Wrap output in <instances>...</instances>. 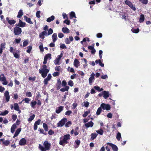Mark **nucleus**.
<instances>
[{"instance_id":"f257e3e1","label":"nucleus","mask_w":151,"mask_h":151,"mask_svg":"<svg viewBox=\"0 0 151 151\" xmlns=\"http://www.w3.org/2000/svg\"><path fill=\"white\" fill-rule=\"evenodd\" d=\"M49 70V68L44 65L42 66L41 69H39V72L40 74H41L42 77L45 78L47 76Z\"/></svg>"},{"instance_id":"f03ea898","label":"nucleus","mask_w":151,"mask_h":151,"mask_svg":"<svg viewBox=\"0 0 151 151\" xmlns=\"http://www.w3.org/2000/svg\"><path fill=\"white\" fill-rule=\"evenodd\" d=\"M70 139V134H67L60 137V139L59 144L60 145L64 146L66 144L68 143V141Z\"/></svg>"},{"instance_id":"7ed1b4c3","label":"nucleus","mask_w":151,"mask_h":151,"mask_svg":"<svg viewBox=\"0 0 151 151\" xmlns=\"http://www.w3.org/2000/svg\"><path fill=\"white\" fill-rule=\"evenodd\" d=\"M43 145L44 147L41 144H39V148L41 151H46L50 150L51 144L49 143L47 141H45Z\"/></svg>"},{"instance_id":"20e7f679","label":"nucleus","mask_w":151,"mask_h":151,"mask_svg":"<svg viewBox=\"0 0 151 151\" xmlns=\"http://www.w3.org/2000/svg\"><path fill=\"white\" fill-rule=\"evenodd\" d=\"M67 121V119L66 118H63L58 123H57V127H62L65 124V122Z\"/></svg>"},{"instance_id":"39448f33","label":"nucleus","mask_w":151,"mask_h":151,"mask_svg":"<svg viewBox=\"0 0 151 151\" xmlns=\"http://www.w3.org/2000/svg\"><path fill=\"white\" fill-rule=\"evenodd\" d=\"M51 59V55L50 53H48L45 55L44 61L43 63L45 65L47 63V61L48 60H50Z\"/></svg>"},{"instance_id":"423d86ee","label":"nucleus","mask_w":151,"mask_h":151,"mask_svg":"<svg viewBox=\"0 0 151 151\" xmlns=\"http://www.w3.org/2000/svg\"><path fill=\"white\" fill-rule=\"evenodd\" d=\"M63 54L61 53L60 55L57 56V58L54 61V63L55 65H59L60 64L59 62L63 57Z\"/></svg>"},{"instance_id":"0eeeda50","label":"nucleus","mask_w":151,"mask_h":151,"mask_svg":"<svg viewBox=\"0 0 151 151\" xmlns=\"http://www.w3.org/2000/svg\"><path fill=\"white\" fill-rule=\"evenodd\" d=\"M22 32V29L19 27H15L14 28V32L15 35H19Z\"/></svg>"},{"instance_id":"6e6552de","label":"nucleus","mask_w":151,"mask_h":151,"mask_svg":"<svg viewBox=\"0 0 151 151\" xmlns=\"http://www.w3.org/2000/svg\"><path fill=\"white\" fill-rule=\"evenodd\" d=\"M100 106L103 110H109L111 109L110 106L109 104L102 103L101 104Z\"/></svg>"},{"instance_id":"1a4fd4ad","label":"nucleus","mask_w":151,"mask_h":151,"mask_svg":"<svg viewBox=\"0 0 151 151\" xmlns=\"http://www.w3.org/2000/svg\"><path fill=\"white\" fill-rule=\"evenodd\" d=\"M106 144L111 147L114 151H118V148L115 145L110 142H107Z\"/></svg>"},{"instance_id":"9d476101","label":"nucleus","mask_w":151,"mask_h":151,"mask_svg":"<svg viewBox=\"0 0 151 151\" xmlns=\"http://www.w3.org/2000/svg\"><path fill=\"white\" fill-rule=\"evenodd\" d=\"M125 3L129 6L133 10L135 11L136 8L135 7L133 6V4L132 2L128 0H126L125 1Z\"/></svg>"},{"instance_id":"9b49d317","label":"nucleus","mask_w":151,"mask_h":151,"mask_svg":"<svg viewBox=\"0 0 151 151\" xmlns=\"http://www.w3.org/2000/svg\"><path fill=\"white\" fill-rule=\"evenodd\" d=\"M95 76V74L93 72L90 75V77L89 79V83L90 85H91L92 83L93 82L94 80V77Z\"/></svg>"},{"instance_id":"f8f14e48","label":"nucleus","mask_w":151,"mask_h":151,"mask_svg":"<svg viewBox=\"0 0 151 151\" xmlns=\"http://www.w3.org/2000/svg\"><path fill=\"white\" fill-rule=\"evenodd\" d=\"M4 96H5L7 102L9 101L10 99V96L9 93L8 91H6L4 93Z\"/></svg>"},{"instance_id":"ddd939ff","label":"nucleus","mask_w":151,"mask_h":151,"mask_svg":"<svg viewBox=\"0 0 151 151\" xmlns=\"http://www.w3.org/2000/svg\"><path fill=\"white\" fill-rule=\"evenodd\" d=\"M27 141L26 139L24 138L21 139L20 141L19 142V144L20 145H24L26 143Z\"/></svg>"},{"instance_id":"4468645a","label":"nucleus","mask_w":151,"mask_h":151,"mask_svg":"<svg viewBox=\"0 0 151 151\" xmlns=\"http://www.w3.org/2000/svg\"><path fill=\"white\" fill-rule=\"evenodd\" d=\"M121 18L125 20H127L128 19V14L126 13H122L121 14Z\"/></svg>"},{"instance_id":"2eb2a0df","label":"nucleus","mask_w":151,"mask_h":151,"mask_svg":"<svg viewBox=\"0 0 151 151\" xmlns=\"http://www.w3.org/2000/svg\"><path fill=\"white\" fill-rule=\"evenodd\" d=\"M109 93L108 91H103L104 98L105 99H107L109 96Z\"/></svg>"},{"instance_id":"dca6fc26","label":"nucleus","mask_w":151,"mask_h":151,"mask_svg":"<svg viewBox=\"0 0 151 151\" xmlns=\"http://www.w3.org/2000/svg\"><path fill=\"white\" fill-rule=\"evenodd\" d=\"M73 40V38L72 37L70 36L69 38H66L65 41V43L67 44H69L70 43V42Z\"/></svg>"},{"instance_id":"f3484780","label":"nucleus","mask_w":151,"mask_h":151,"mask_svg":"<svg viewBox=\"0 0 151 151\" xmlns=\"http://www.w3.org/2000/svg\"><path fill=\"white\" fill-rule=\"evenodd\" d=\"M6 20L8 21L9 24L10 25L14 24L16 22V21L14 20L9 19V18L8 17L6 18Z\"/></svg>"},{"instance_id":"a211bd4d","label":"nucleus","mask_w":151,"mask_h":151,"mask_svg":"<svg viewBox=\"0 0 151 151\" xmlns=\"http://www.w3.org/2000/svg\"><path fill=\"white\" fill-rule=\"evenodd\" d=\"M25 25L26 23L25 22H23L20 19H19V23L17 25L18 26L24 27L25 26Z\"/></svg>"},{"instance_id":"6ab92c4d","label":"nucleus","mask_w":151,"mask_h":151,"mask_svg":"<svg viewBox=\"0 0 151 151\" xmlns=\"http://www.w3.org/2000/svg\"><path fill=\"white\" fill-rule=\"evenodd\" d=\"M63 109V106H60L56 109L55 112L57 114H59L62 111Z\"/></svg>"},{"instance_id":"aec40b11","label":"nucleus","mask_w":151,"mask_h":151,"mask_svg":"<svg viewBox=\"0 0 151 151\" xmlns=\"http://www.w3.org/2000/svg\"><path fill=\"white\" fill-rule=\"evenodd\" d=\"M24 18L25 21L28 23L30 24H33V22L31 21L30 18L26 16L25 15L24 16Z\"/></svg>"},{"instance_id":"412c9836","label":"nucleus","mask_w":151,"mask_h":151,"mask_svg":"<svg viewBox=\"0 0 151 151\" xmlns=\"http://www.w3.org/2000/svg\"><path fill=\"white\" fill-rule=\"evenodd\" d=\"M93 125V123L91 121L88 123H86L85 124V126L87 128L89 127H92Z\"/></svg>"},{"instance_id":"4be33fe9","label":"nucleus","mask_w":151,"mask_h":151,"mask_svg":"<svg viewBox=\"0 0 151 151\" xmlns=\"http://www.w3.org/2000/svg\"><path fill=\"white\" fill-rule=\"evenodd\" d=\"M70 18V19H72L74 17L75 18H76V14L74 12H71L69 13Z\"/></svg>"},{"instance_id":"5701e85b","label":"nucleus","mask_w":151,"mask_h":151,"mask_svg":"<svg viewBox=\"0 0 151 151\" xmlns=\"http://www.w3.org/2000/svg\"><path fill=\"white\" fill-rule=\"evenodd\" d=\"M79 64L80 63L78 60L77 59H75L74 62V65L75 67L78 68L79 66Z\"/></svg>"},{"instance_id":"b1692460","label":"nucleus","mask_w":151,"mask_h":151,"mask_svg":"<svg viewBox=\"0 0 151 151\" xmlns=\"http://www.w3.org/2000/svg\"><path fill=\"white\" fill-rule=\"evenodd\" d=\"M17 128L16 124L14 123L12 126L11 129V132L12 133H13L15 131V129Z\"/></svg>"},{"instance_id":"393cba45","label":"nucleus","mask_w":151,"mask_h":151,"mask_svg":"<svg viewBox=\"0 0 151 151\" xmlns=\"http://www.w3.org/2000/svg\"><path fill=\"white\" fill-rule=\"evenodd\" d=\"M61 84V82L60 80V79L58 80L57 81V83L56 84L57 90H58L60 88Z\"/></svg>"},{"instance_id":"a878e982","label":"nucleus","mask_w":151,"mask_h":151,"mask_svg":"<svg viewBox=\"0 0 151 151\" xmlns=\"http://www.w3.org/2000/svg\"><path fill=\"white\" fill-rule=\"evenodd\" d=\"M52 38L53 42H55L58 39L57 34L56 33H54L52 36Z\"/></svg>"},{"instance_id":"bb28decb","label":"nucleus","mask_w":151,"mask_h":151,"mask_svg":"<svg viewBox=\"0 0 151 151\" xmlns=\"http://www.w3.org/2000/svg\"><path fill=\"white\" fill-rule=\"evenodd\" d=\"M95 63L96 64H99V65L101 67H104V64L103 63L101 60L99 59L95 61Z\"/></svg>"},{"instance_id":"cd10ccee","label":"nucleus","mask_w":151,"mask_h":151,"mask_svg":"<svg viewBox=\"0 0 151 151\" xmlns=\"http://www.w3.org/2000/svg\"><path fill=\"white\" fill-rule=\"evenodd\" d=\"M21 130V128L17 129V130L16 131L13 137L15 138L17 136L19 135V133L20 132Z\"/></svg>"},{"instance_id":"c85d7f7f","label":"nucleus","mask_w":151,"mask_h":151,"mask_svg":"<svg viewBox=\"0 0 151 151\" xmlns=\"http://www.w3.org/2000/svg\"><path fill=\"white\" fill-rule=\"evenodd\" d=\"M98 135V134L96 133H92L91 134V140H92L96 139Z\"/></svg>"},{"instance_id":"c756f323","label":"nucleus","mask_w":151,"mask_h":151,"mask_svg":"<svg viewBox=\"0 0 151 151\" xmlns=\"http://www.w3.org/2000/svg\"><path fill=\"white\" fill-rule=\"evenodd\" d=\"M24 13L22 9H20L18 13V14L17 16L18 18H20L23 15Z\"/></svg>"},{"instance_id":"7c9ffc66","label":"nucleus","mask_w":151,"mask_h":151,"mask_svg":"<svg viewBox=\"0 0 151 151\" xmlns=\"http://www.w3.org/2000/svg\"><path fill=\"white\" fill-rule=\"evenodd\" d=\"M55 19V17L53 15L51 16L50 17H49L47 19L46 21L48 22H50L51 21Z\"/></svg>"},{"instance_id":"2f4dec72","label":"nucleus","mask_w":151,"mask_h":151,"mask_svg":"<svg viewBox=\"0 0 151 151\" xmlns=\"http://www.w3.org/2000/svg\"><path fill=\"white\" fill-rule=\"evenodd\" d=\"M94 88L99 92H101L103 90L102 88H100L98 86H95L94 87Z\"/></svg>"},{"instance_id":"473e14b6","label":"nucleus","mask_w":151,"mask_h":151,"mask_svg":"<svg viewBox=\"0 0 151 151\" xmlns=\"http://www.w3.org/2000/svg\"><path fill=\"white\" fill-rule=\"evenodd\" d=\"M145 20V16L143 14H142L140 16L139 22L140 23L143 22Z\"/></svg>"},{"instance_id":"72a5a7b5","label":"nucleus","mask_w":151,"mask_h":151,"mask_svg":"<svg viewBox=\"0 0 151 151\" xmlns=\"http://www.w3.org/2000/svg\"><path fill=\"white\" fill-rule=\"evenodd\" d=\"M62 31L64 33H69L70 30L68 29L67 27H63L62 28Z\"/></svg>"},{"instance_id":"f704fd0d","label":"nucleus","mask_w":151,"mask_h":151,"mask_svg":"<svg viewBox=\"0 0 151 151\" xmlns=\"http://www.w3.org/2000/svg\"><path fill=\"white\" fill-rule=\"evenodd\" d=\"M37 104V102L35 101H32L30 103V105L32 107L33 109L35 108V106Z\"/></svg>"},{"instance_id":"c9c22d12","label":"nucleus","mask_w":151,"mask_h":151,"mask_svg":"<svg viewBox=\"0 0 151 151\" xmlns=\"http://www.w3.org/2000/svg\"><path fill=\"white\" fill-rule=\"evenodd\" d=\"M116 137L118 141H119L120 140V139L122 138V137L121 134L119 132H118L117 133Z\"/></svg>"},{"instance_id":"e433bc0d","label":"nucleus","mask_w":151,"mask_h":151,"mask_svg":"<svg viewBox=\"0 0 151 151\" xmlns=\"http://www.w3.org/2000/svg\"><path fill=\"white\" fill-rule=\"evenodd\" d=\"M69 88V87L68 86H66L64 88H62L60 89V91L62 92H65L68 91Z\"/></svg>"},{"instance_id":"4c0bfd02","label":"nucleus","mask_w":151,"mask_h":151,"mask_svg":"<svg viewBox=\"0 0 151 151\" xmlns=\"http://www.w3.org/2000/svg\"><path fill=\"white\" fill-rule=\"evenodd\" d=\"M14 108L15 110L16 111L19 110V107L18 104L17 103H15L14 104Z\"/></svg>"},{"instance_id":"58836bf2","label":"nucleus","mask_w":151,"mask_h":151,"mask_svg":"<svg viewBox=\"0 0 151 151\" xmlns=\"http://www.w3.org/2000/svg\"><path fill=\"white\" fill-rule=\"evenodd\" d=\"M29 43V41L27 40H25L23 43V47H25L27 46ZM21 46H22V45H21Z\"/></svg>"},{"instance_id":"ea45409f","label":"nucleus","mask_w":151,"mask_h":151,"mask_svg":"<svg viewBox=\"0 0 151 151\" xmlns=\"http://www.w3.org/2000/svg\"><path fill=\"white\" fill-rule=\"evenodd\" d=\"M80 141L79 140H76L75 141V143H76V144L77 145H74V147L75 148H77L78 147L79 145H80Z\"/></svg>"},{"instance_id":"a19ab883","label":"nucleus","mask_w":151,"mask_h":151,"mask_svg":"<svg viewBox=\"0 0 151 151\" xmlns=\"http://www.w3.org/2000/svg\"><path fill=\"white\" fill-rule=\"evenodd\" d=\"M102 111V108L100 106L99 108L97 111L96 112V114L97 115H99L100 114L101 112Z\"/></svg>"},{"instance_id":"79ce46f5","label":"nucleus","mask_w":151,"mask_h":151,"mask_svg":"<svg viewBox=\"0 0 151 151\" xmlns=\"http://www.w3.org/2000/svg\"><path fill=\"white\" fill-rule=\"evenodd\" d=\"M131 31L134 33H137L139 32V30L138 28L135 29L133 28L132 29Z\"/></svg>"},{"instance_id":"37998d69","label":"nucleus","mask_w":151,"mask_h":151,"mask_svg":"<svg viewBox=\"0 0 151 151\" xmlns=\"http://www.w3.org/2000/svg\"><path fill=\"white\" fill-rule=\"evenodd\" d=\"M96 132L98 134H99L101 135H102L104 133V131L103 130L101 129H100L99 130H96Z\"/></svg>"},{"instance_id":"c03bdc74","label":"nucleus","mask_w":151,"mask_h":151,"mask_svg":"<svg viewBox=\"0 0 151 151\" xmlns=\"http://www.w3.org/2000/svg\"><path fill=\"white\" fill-rule=\"evenodd\" d=\"M39 49L41 52H43L44 51V48L43 47V44L41 43L40 45L39 46Z\"/></svg>"},{"instance_id":"a18cd8bd","label":"nucleus","mask_w":151,"mask_h":151,"mask_svg":"<svg viewBox=\"0 0 151 151\" xmlns=\"http://www.w3.org/2000/svg\"><path fill=\"white\" fill-rule=\"evenodd\" d=\"M3 143L5 145L7 146L10 143V141L8 140H5L3 141Z\"/></svg>"},{"instance_id":"49530a36","label":"nucleus","mask_w":151,"mask_h":151,"mask_svg":"<svg viewBox=\"0 0 151 151\" xmlns=\"http://www.w3.org/2000/svg\"><path fill=\"white\" fill-rule=\"evenodd\" d=\"M8 113V111L7 110H6L4 112H1L0 114V115L5 116L6 114H7Z\"/></svg>"},{"instance_id":"de8ad7c7","label":"nucleus","mask_w":151,"mask_h":151,"mask_svg":"<svg viewBox=\"0 0 151 151\" xmlns=\"http://www.w3.org/2000/svg\"><path fill=\"white\" fill-rule=\"evenodd\" d=\"M72 124V123L70 121H68L67 122L65 125V126L66 127H70Z\"/></svg>"},{"instance_id":"09e8293b","label":"nucleus","mask_w":151,"mask_h":151,"mask_svg":"<svg viewBox=\"0 0 151 151\" xmlns=\"http://www.w3.org/2000/svg\"><path fill=\"white\" fill-rule=\"evenodd\" d=\"M32 46H28L27 47V50L26 52L28 53H30L32 49Z\"/></svg>"},{"instance_id":"8fccbe9b","label":"nucleus","mask_w":151,"mask_h":151,"mask_svg":"<svg viewBox=\"0 0 151 151\" xmlns=\"http://www.w3.org/2000/svg\"><path fill=\"white\" fill-rule=\"evenodd\" d=\"M43 126L45 130L46 131H48V126L46 124L44 123L43 124Z\"/></svg>"},{"instance_id":"3c124183","label":"nucleus","mask_w":151,"mask_h":151,"mask_svg":"<svg viewBox=\"0 0 151 151\" xmlns=\"http://www.w3.org/2000/svg\"><path fill=\"white\" fill-rule=\"evenodd\" d=\"M35 117V115L33 114L32 115L30 116L29 118L28 119V121L30 122L32 121L34 118Z\"/></svg>"},{"instance_id":"603ef678","label":"nucleus","mask_w":151,"mask_h":151,"mask_svg":"<svg viewBox=\"0 0 151 151\" xmlns=\"http://www.w3.org/2000/svg\"><path fill=\"white\" fill-rule=\"evenodd\" d=\"M83 106L85 107H87L88 106L89 103L88 101H84L83 102Z\"/></svg>"},{"instance_id":"864d4df0","label":"nucleus","mask_w":151,"mask_h":151,"mask_svg":"<svg viewBox=\"0 0 151 151\" xmlns=\"http://www.w3.org/2000/svg\"><path fill=\"white\" fill-rule=\"evenodd\" d=\"M22 101H24L26 103L29 104V101H30V99L28 98H26L23 99Z\"/></svg>"},{"instance_id":"5fc2aeb1","label":"nucleus","mask_w":151,"mask_h":151,"mask_svg":"<svg viewBox=\"0 0 151 151\" xmlns=\"http://www.w3.org/2000/svg\"><path fill=\"white\" fill-rule=\"evenodd\" d=\"M5 43H2L1 44V47H0V49L1 50H3L5 48Z\"/></svg>"},{"instance_id":"6e6d98bb","label":"nucleus","mask_w":151,"mask_h":151,"mask_svg":"<svg viewBox=\"0 0 151 151\" xmlns=\"http://www.w3.org/2000/svg\"><path fill=\"white\" fill-rule=\"evenodd\" d=\"M68 71H69L70 72H73V73H74L75 72L74 69L73 68H70V67H69L68 68Z\"/></svg>"},{"instance_id":"4d7b16f0","label":"nucleus","mask_w":151,"mask_h":151,"mask_svg":"<svg viewBox=\"0 0 151 151\" xmlns=\"http://www.w3.org/2000/svg\"><path fill=\"white\" fill-rule=\"evenodd\" d=\"M53 30L51 28H50L48 31V32L47 33L48 35L49 36L50 35L52 34L53 33Z\"/></svg>"},{"instance_id":"13d9d810","label":"nucleus","mask_w":151,"mask_h":151,"mask_svg":"<svg viewBox=\"0 0 151 151\" xmlns=\"http://www.w3.org/2000/svg\"><path fill=\"white\" fill-rule=\"evenodd\" d=\"M90 113V111H85L84 114L83 115V117H85L87 116L88 114Z\"/></svg>"},{"instance_id":"bf43d9fd","label":"nucleus","mask_w":151,"mask_h":151,"mask_svg":"<svg viewBox=\"0 0 151 151\" xmlns=\"http://www.w3.org/2000/svg\"><path fill=\"white\" fill-rule=\"evenodd\" d=\"M26 96L28 97H31L32 96V95L30 92H27L26 93Z\"/></svg>"},{"instance_id":"052dcab7","label":"nucleus","mask_w":151,"mask_h":151,"mask_svg":"<svg viewBox=\"0 0 151 151\" xmlns=\"http://www.w3.org/2000/svg\"><path fill=\"white\" fill-rule=\"evenodd\" d=\"M72 113V111H71L69 110L65 112V114L66 115L69 116Z\"/></svg>"},{"instance_id":"680f3d73","label":"nucleus","mask_w":151,"mask_h":151,"mask_svg":"<svg viewBox=\"0 0 151 151\" xmlns=\"http://www.w3.org/2000/svg\"><path fill=\"white\" fill-rule=\"evenodd\" d=\"M50 79H48L47 78H45L44 81V83L45 84L47 85L48 83V81H50Z\"/></svg>"},{"instance_id":"e2e57ef3","label":"nucleus","mask_w":151,"mask_h":151,"mask_svg":"<svg viewBox=\"0 0 151 151\" xmlns=\"http://www.w3.org/2000/svg\"><path fill=\"white\" fill-rule=\"evenodd\" d=\"M60 73L58 72H54L53 74L52 75L54 77H56L58 76L59 75Z\"/></svg>"},{"instance_id":"0e129e2a","label":"nucleus","mask_w":151,"mask_h":151,"mask_svg":"<svg viewBox=\"0 0 151 151\" xmlns=\"http://www.w3.org/2000/svg\"><path fill=\"white\" fill-rule=\"evenodd\" d=\"M68 84L70 86H72L73 85V83L72 81L70 80L68 82Z\"/></svg>"},{"instance_id":"69168bd1","label":"nucleus","mask_w":151,"mask_h":151,"mask_svg":"<svg viewBox=\"0 0 151 151\" xmlns=\"http://www.w3.org/2000/svg\"><path fill=\"white\" fill-rule=\"evenodd\" d=\"M78 104L76 102H74L72 105L73 107L72 108V109H75L77 106Z\"/></svg>"},{"instance_id":"338daca9","label":"nucleus","mask_w":151,"mask_h":151,"mask_svg":"<svg viewBox=\"0 0 151 151\" xmlns=\"http://www.w3.org/2000/svg\"><path fill=\"white\" fill-rule=\"evenodd\" d=\"M63 23L69 25L70 24V21L68 19H66L63 21Z\"/></svg>"},{"instance_id":"774afa93","label":"nucleus","mask_w":151,"mask_h":151,"mask_svg":"<svg viewBox=\"0 0 151 151\" xmlns=\"http://www.w3.org/2000/svg\"><path fill=\"white\" fill-rule=\"evenodd\" d=\"M40 11H38L36 13V16L38 18L40 17Z\"/></svg>"}]
</instances>
